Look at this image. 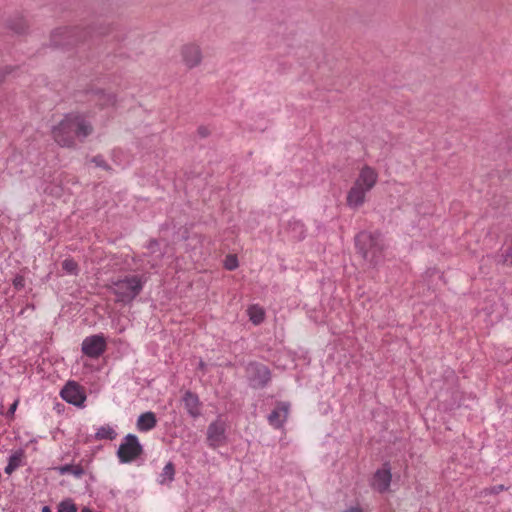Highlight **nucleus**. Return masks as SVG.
<instances>
[{
	"label": "nucleus",
	"mask_w": 512,
	"mask_h": 512,
	"mask_svg": "<svg viewBox=\"0 0 512 512\" xmlns=\"http://www.w3.org/2000/svg\"><path fill=\"white\" fill-rule=\"evenodd\" d=\"M93 131V125L84 113L71 112L53 126L51 134L59 146L72 148L76 145V139L83 141Z\"/></svg>",
	"instance_id": "nucleus-1"
},
{
	"label": "nucleus",
	"mask_w": 512,
	"mask_h": 512,
	"mask_svg": "<svg viewBox=\"0 0 512 512\" xmlns=\"http://www.w3.org/2000/svg\"><path fill=\"white\" fill-rule=\"evenodd\" d=\"M379 174L369 165H364L347 192L346 204L351 209H358L366 202L367 194L376 186Z\"/></svg>",
	"instance_id": "nucleus-2"
},
{
	"label": "nucleus",
	"mask_w": 512,
	"mask_h": 512,
	"mask_svg": "<svg viewBox=\"0 0 512 512\" xmlns=\"http://www.w3.org/2000/svg\"><path fill=\"white\" fill-rule=\"evenodd\" d=\"M357 254L371 266H376L383 257L385 249L384 240L380 233L361 231L355 237Z\"/></svg>",
	"instance_id": "nucleus-3"
},
{
	"label": "nucleus",
	"mask_w": 512,
	"mask_h": 512,
	"mask_svg": "<svg viewBox=\"0 0 512 512\" xmlns=\"http://www.w3.org/2000/svg\"><path fill=\"white\" fill-rule=\"evenodd\" d=\"M144 281L140 276L128 275L124 278L112 280L109 289L116 296L117 302L130 303L143 288Z\"/></svg>",
	"instance_id": "nucleus-4"
},
{
	"label": "nucleus",
	"mask_w": 512,
	"mask_h": 512,
	"mask_svg": "<svg viewBox=\"0 0 512 512\" xmlns=\"http://www.w3.org/2000/svg\"><path fill=\"white\" fill-rule=\"evenodd\" d=\"M142 453L143 447L140 444L138 437L134 434H128L120 444L117 456L121 463H130L136 460Z\"/></svg>",
	"instance_id": "nucleus-5"
},
{
	"label": "nucleus",
	"mask_w": 512,
	"mask_h": 512,
	"mask_svg": "<svg viewBox=\"0 0 512 512\" xmlns=\"http://www.w3.org/2000/svg\"><path fill=\"white\" fill-rule=\"evenodd\" d=\"M247 377L254 388L264 387L271 379L269 368L261 363H250L247 368Z\"/></svg>",
	"instance_id": "nucleus-6"
},
{
	"label": "nucleus",
	"mask_w": 512,
	"mask_h": 512,
	"mask_svg": "<svg viewBox=\"0 0 512 512\" xmlns=\"http://www.w3.org/2000/svg\"><path fill=\"white\" fill-rule=\"evenodd\" d=\"M106 346L103 335H92L83 340L82 352L90 358H98L105 352Z\"/></svg>",
	"instance_id": "nucleus-7"
},
{
	"label": "nucleus",
	"mask_w": 512,
	"mask_h": 512,
	"mask_svg": "<svg viewBox=\"0 0 512 512\" xmlns=\"http://www.w3.org/2000/svg\"><path fill=\"white\" fill-rule=\"evenodd\" d=\"M63 400L75 406H83L86 395L82 387L76 382H68L60 392Z\"/></svg>",
	"instance_id": "nucleus-8"
},
{
	"label": "nucleus",
	"mask_w": 512,
	"mask_h": 512,
	"mask_svg": "<svg viewBox=\"0 0 512 512\" xmlns=\"http://www.w3.org/2000/svg\"><path fill=\"white\" fill-rule=\"evenodd\" d=\"M225 430H226L225 423L221 420H216L208 426L207 442L211 448H218L225 444V442H226Z\"/></svg>",
	"instance_id": "nucleus-9"
},
{
	"label": "nucleus",
	"mask_w": 512,
	"mask_h": 512,
	"mask_svg": "<svg viewBox=\"0 0 512 512\" xmlns=\"http://www.w3.org/2000/svg\"><path fill=\"white\" fill-rule=\"evenodd\" d=\"M182 62L188 68H194L202 62V50L196 43L184 44L180 49Z\"/></svg>",
	"instance_id": "nucleus-10"
},
{
	"label": "nucleus",
	"mask_w": 512,
	"mask_h": 512,
	"mask_svg": "<svg viewBox=\"0 0 512 512\" xmlns=\"http://www.w3.org/2000/svg\"><path fill=\"white\" fill-rule=\"evenodd\" d=\"M289 413L290 403L277 402L275 408L268 416V422L273 428L280 429L286 423Z\"/></svg>",
	"instance_id": "nucleus-11"
},
{
	"label": "nucleus",
	"mask_w": 512,
	"mask_h": 512,
	"mask_svg": "<svg viewBox=\"0 0 512 512\" xmlns=\"http://www.w3.org/2000/svg\"><path fill=\"white\" fill-rule=\"evenodd\" d=\"M391 471L387 464L382 469H379L374 474L372 486L377 491L383 493L389 489L391 483Z\"/></svg>",
	"instance_id": "nucleus-12"
},
{
	"label": "nucleus",
	"mask_w": 512,
	"mask_h": 512,
	"mask_svg": "<svg viewBox=\"0 0 512 512\" xmlns=\"http://www.w3.org/2000/svg\"><path fill=\"white\" fill-rule=\"evenodd\" d=\"M182 401L186 411L192 418H198L201 415V402L195 393L186 391Z\"/></svg>",
	"instance_id": "nucleus-13"
},
{
	"label": "nucleus",
	"mask_w": 512,
	"mask_h": 512,
	"mask_svg": "<svg viewBox=\"0 0 512 512\" xmlns=\"http://www.w3.org/2000/svg\"><path fill=\"white\" fill-rule=\"evenodd\" d=\"M157 419L155 413L149 411L142 413L136 422V427L140 432H148L155 428Z\"/></svg>",
	"instance_id": "nucleus-14"
},
{
	"label": "nucleus",
	"mask_w": 512,
	"mask_h": 512,
	"mask_svg": "<svg viewBox=\"0 0 512 512\" xmlns=\"http://www.w3.org/2000/svg\"><path fill=\"white\" fill-rule=\"evenodd\" d=\"M25 452L22 449L16 450L9 457L8 464L5 467V473L11 475L16 469L24 465Z\"/></svg>",
	"instance_id": "nucleus-15"
},
{
	"label": "nucleus",
	"mask_w": 512,
	"mask_h": 512,
	"mask_svg": "<svg viewBox=\"0 0 512 512\" xmlns=\"http://www.w3.org/2000/svg\"><path fill=\"white\" fill-rule=\"evenodd\" d=\"M247 314L249 316V320L254 325L261 324L264 321V319H265V311L258 304H253V305L249 306L248 309H247Z\"/></svg>",
	"instance_id": "nucleus-16"
},
{
	"label": "nucleus",
	"mask_w": 512,
	"mask_h": 512,
	"mask_svg": "<svg viewBox=\"0 0 512 512\" xmlns=\"http://www.w3.org/2000/svg\"><path fill=\"white\" fill-rule=\"evenodd\" d=\"M94 101L99 105L101 109L114 106L116 97L110 92H99L94 95Z\"/></svg>",
	"instance_id": "nucleus-17"
},
{
	"label": "nucleus",
	"mask_w": 512,
	"mask_h": 512,
	"mask_svg": "<svg viewBox=\"0 0 512 512\" xmlns=\"http://www.w3.org/2000/svg\"><path fill=\"white\" fill-rule=\"evenodd\" d=\"M175 475V468L173 463L169 462L165 465L162 472L159 475V483L166 484L173 481Z\"/></svg>",
	"instance_id": "nucleus-18"
},
{
	"label": "nucleus",
	"mask_w": 512,
	"mask_h": 512,
	"mask_svg": "<svg viewBox=\"0 0 512 512\" xmlns=\"http://www.w3.org/2000/svg\"><path fill=\"white\" fill-rule=\"evenodd\" d=\"M116 435H117V433L110 425H104V426H101L97 430L95 436H96V439H98V440H103V439L113 440V439H115Z\"/></svg>",
	"instance_id": "nucleus-19"
},
{
	"label": "nucleus",
	"mask_w": 512,
	"mask_h": 512,
	"mask_svg": "<svg viewBox=\"0 0 512 512\" xmlns=\"http://www.w3.org/2000/svg\"><path fill=\"white\" fill-rule=\"evenodd\" d=\"M90 162L93 163L96 167L102 168L105 171H112L111 166L107 163L102 155L93 156L90 159Z\"/></svg>",
	"instance_id": "nucleus-20"
},
{
	"label": "nucleus",
	"mask_w": 512,
	"mask_h": 512,
	"mask_svg": "<svg viewBox=\"0 0 512 512\" xmlns=\"http://www.w3.org/2000/svg\"><path fill=\"white\" fill-rule=\"evenodd\" d=\"M58 512H77V507L71 499H66L59 503Z\"/></svg>",
	"instance_id": "nucleus-21"
},
{
	"label": "nucleus",
	"mask_w": 512,
	"mask_h": 512,
	"mask_svg": "<svg viewBox=\"0 0 512 512\" xmlns=\"http://www.w3.org/2000/svg\"><path fill=\"white\" fill-rule=\"evenodd\" d=\"M62 268L69 274H76L78 265L73 259H65L62 263Z\"/></svg>",
	"instance_id": "nucleus-22"
},
{
	"label": "nucleus",
	"mask_w": 512,
	"mask_h": 512,
	"mask_svg": "<svg viewBox=\"0 0 512 512\" xmlns=\"http://www.w3.org/2000/svg\"><path fill=\"white\" fill-rule=\"evenodd\" d=\"M224 267L229 271L235 270L238 267L236 255H227L224 261Z\"/></svg>",
	"instance_id": "nucleus-23"
},
{
	"label": "nucleus",
	"mask_w": 512,
	"mask_h": 512,
	"mask_svg": "<svg viewBox=\"0 0 512 512\" xmlns=\"http://www.w3.org/2000/svg\"><path fill=\"white\" fill-rule=\"evenodd\" d=\"M503 264L512 266V244L508 246L502 254Z\"/></svg>",
	"instance_id": "nucleus-24"
},
{
	"label": "nucleus",
	"mask_w": 512,
	"mask_h": 512,
	"mask_svg": "<svg viewBox=\"0 0 512 512\" xmlns=\"http://www.w3.org/2000/svg\"><path fill=\"white\" fill-rule=\"evenodd\" d=\"M13 286L15 287V289L17 290H21L24 288L25 286V278L24 276L22 275H17L14 279H13Z\"/></svg>",
	"instance_id": "nucleus-25"
},
{
	"label": "nucleus",
	"mask_w": 512,
	"mask_h": 512,
	"mask_svg": "<svg viewBox=\"0 0 512 512\" xmlns=\"http://www.w3.org/2000/svg\"><path fill=\"white\" fill-rule=\"evenodd\" d=\"M505 489V486L504 485H498V486H495L492 490L493 493H498L500 491H503Z\"/></svg>",
	"instance_id": "nucleus-26"
},
{
	"label": "nucleus",
	"mask_w": 512,
	"mask_h": 512,
	"mask_svg": "<svg viewBox=\"0 0 512 512\" xmlns=\"http://www.w3.org/2000/svg\"><path fill=\"white\" fill-rule=\"evenodd\" d=\"M17 405H18V401H15V402L11 405V407H10V409H9V412H10L11 414H13V413L15 412V410H16V408H17Z\"/></svg>",
	"instance_id": "nucleus-27"
},
{
	"label": "nucleus",
	"mask_w": 512,
	"mask_h": 512,
	"mask_svg": "<svg viewBox=\"0 0 512 512\" xmlns=\"http://www.w3.org/2000/svg\"><path fill=\"white\" fill-rule=\"evenodd\" d=\"M71 469H72V466H70V465H66V466H64V467H62V468H61V472H62V473L70 472V471H71Z\"/></svg>",
	"instance_id": "nucleus-28"
},
{
	"label": "nucleus",
	"mask_w": 512,
	"mask_h": 512,
	"mask_svg": "<svg viewBox=\"0 0 512 512\" xmlns=\"http://www.w3.org/2000/svg\"><path fill=\"white\" fill-rule=\"evenodd\" d=\"M346 512H363V511H362V509H360L358 507H354V508H350Z\"/></svg>",
	"instance_id": "nucleus-29"
},
{
	"label": "nucleus",
	"mask_w": 512,
	"mask_h": 512,
	"mask_svg": "<svg viewBox=\"0 0 512 512\" xmlns=\"http://www.w3.org/2000/svg\"><path fill=\"white\" fill-rule=\"evenodd\" d=\"M41 512H52V510L48 506H44Z\"/></svg>",
	"instance_id": "nucleus-30"
},
{
	"label": "nucleus",
	"mask_w": 512,
	"mask_h": 512,
	"mask_svg": "<svg viewBox=\"0 0 512 512\" xmlns=\"http://www.w3.org/2000/svg\"><path fill=\"white\" fill-rule=\"evenodd\" d=\"M81 512H93L90 508L84 507Z\"/></svg>",
	"instance_id": "nucleus-31"
},
{
	"label": "nucleus",
	"mask_w": 512,
	"mask_h": 512,
	"mask_svg": "<svg viewBox=\"0 0 512 512\" xmlns=\"http://www.w3.org/2000/svg\"><path fill=\"white\" fill-rule=\"evenodd\" d=\"M2 80H3V77H2V76H0V83L2 82Z\"/></svg>",
	"instance_id": "nucleus-32"
}]
</instances>
